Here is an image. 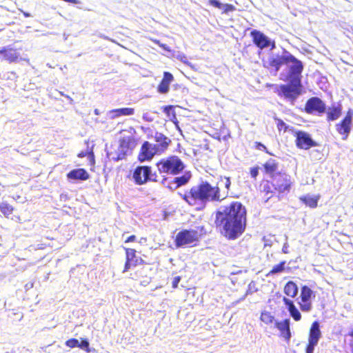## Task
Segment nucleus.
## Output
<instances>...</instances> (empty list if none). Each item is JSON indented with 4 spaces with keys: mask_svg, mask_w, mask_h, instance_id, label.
Segmentation results:
<instances>
[{
    "mask_svg": "<svg viewBox=\"0 0 353 353\" xmlns=\"http://www.w3.org/2000/svg\"><path fill=\"white\" fill-rule=\"evenodd\" d=\"M159 46H160V47H161L163 49H164V50H168V51H169V50H168V49H167V48H166V45H165V44H159Z\"/></svg>",
    "mask_w": 353,
    "mask_h": 353,
    "instance_id": "47",
    "label": "nucleus"
},
{
    "mask_svg": "<svg viewBox=\"0 0 353 353\" xmlns=\"http://www.w3.org/2000/svg\"><path fill=\"white\" fill-rule=\"evenodd\" d=\"M125 254V261L123 272H128L131 268L139 265H145V261L140 256H137V250L134 248H123Z\"/></svg>",
    "mask_w": 353,
    "mask_h": 353,
    "instance_id": "12",
    "label": "nucleus"
},
{
    "mask_svg": "<svg viewBox=\"0 0 353 353\" xmlns=\"http://www.w3.org/2000/svg\"><path fill=\"white\" fill-rule=\"evenodd\" d=\"M114 117L130 116L134 114V109L132 108H122L114 109L111 111Z\"/></svg>",
    "mask_w": 353,
    "mask_h": 353,
    "instance_id": "30",
    "label": "nucleus"
},
{
    "mask_svg": "<svg viewBox=\"0 0 353 353\" xmlns=\"http://www.w3.org/2000/svg\"><path fill=\"white\" fill-rule=\"evenodd\" d=\"M94 114L96 115H99L100 114L99 110L98 109H95L94 110Z\"/></svg>",
    "mask_w": 353,
    "mask_h": 353,
    "instance_id": "48",
    "label": "nucleus"
},
{
    "mask_svg": "<svg viewBox=\"0 0 353 353\" xmlns=\"http://www.w3.org/2000/svg\"><path fill=\"white\" fill-rule=\"evenodd\" d=\"M89 346L90 343L88 339L85 338H81V342L79 344V347L89 353L91 352Z\"/></svg>",
    "mask_w": 353,
    "mask_h": 353,
    "instance_id": "36",
    "label": "nucleus"
},
{
    "mask_svg": "<svg viewBox=\"0 0 353 353\" xmlns=\"http://www.w3.org/2000/svg\"><path fill=\"white\" fill-rule=\"evenodd\" d=\"M0 211L6 217H8L10 214H12L14 208L9 203L3 202L0 203Z\"/></svg>",
    "mask_w": 353,
    "mask_h": 353,
    "instance_id": "33",
    "label": "nucleus"
},
{
    "mask_svg": "<svg viewBox=\"0 0 353 353\" xmlns=\"http://www.w3.org/2000/svg\"><path fill=\"white\" fill-rule=\"evenodd\" d=\"M163 112L166 114L167 117L169 118L170 121L179 128V121L174 110V106L172 105L164 106L163 107Z\"/></svg>",
    "mask_w": 353,
    "mask_h": 353,
    "instance_id": "28",
    "label": "nucleus"
},
{
    "mask_svg": "<svg viewBox=\"0 0 353 353\" xmlns=\"http://www.w3.org/2000/svg\"><path fill=\"white\" fill-rule=\"evenodd\" d=\"M283 292L288 296L294 298L298 294V287L294 281H290L285 283Z\"/></svg>",
    "mask_w": 353,
    "mask_h": 353,
    "instance_id": "29",
    "label": "nucleus"
},
{
    "mask_svg": "<svg viewBox=\"0 0 353 353\" xmlns=\"http://www.w3.org/2000/svg\"><path fill=\"white\" fill-rule=\"evenodd\" d=\"M189 179H190L189 176L183 175V176L174 178V182L176 184L177 187H180L183 185H185L188 182Z\"/></svg>",
    "mask_w": 353,
    "mask_h": 353,
    "instance_id": "35",
    "label": "nucleus"
},
{
    "mask_svg": "<svg viewBox=\"0 0 353 353\" xmlns=\"http://www.w3.org/2000/svg\"><path fill=\"white\" fill-rule=\"evenodd\" d=\"M347 335L353 339V327L350 330ZM350 345L351 347V353H353V343H350Z\"/></svg>",
    "mask_w": 353,
    "mask_h": 353,
    "instance_id": "44",
    "label": "nucleus"
},
{
    "mask_svg": "<svg viewBox=\"0 0 353 353\" xmlns=\"http://www.w3.org/2000/svg\"><path fill=\"white\" fill-rule=\"evenodd\" d=\"M21 12L23 13V16L26 17H30V14L28 13V12H24L23 10H21Z\"/></svg>",
    "mask_w": 353,
    "mask_h": 353,
    "instance_id": "46",
    "label": "nucleus"
},
{
    "mask_svg": "<svg viewBox=\"0 0 353 353\" xmlns=\"http://www.w3.org/2000/svg\"><path fill=\"white\" fill-rule=\"evenodd\" d=\"M247 211L239 201H232L215 213L214 223L221 234L229 240H234L245 231Z\"/></svg>",
    "mask_w": 353,
    "mask_h": 353,
    "instance_id": "1",
    "label": "nucleus"
},
{
    "mask_svg": "<svg viewBox=\"0 0 353 353\" xmlns=\"http://www.w3.org/2000/svg\"><path fill=\"white\" fill-rule=\"evenodd\" d=\"M342 114L341 104H332L326 111V119L327 121H333L337 120Z\"/></svg>",
    "mask_w": 353,
    "mask_h": 353,
    "instance_id": "22",
    "label": "nucleus"
},
{
    "mask_svg": "<svg viewBox=\"0 0 353 353\" xmlns=\"http://www.w3.org/2000/svg\"><path fill=\"white\" fill-rule=\"evenodd\" d=\"M325 110V103L316 97L310 98L305 105V111L308 114H313L314 112L323 114Z\"/></svg>",
    "mask_w": 353,
    "mask_h": 353,
    "instance_id": "17",
    "label": "nucleus"
},
{
    "mask_svg": "<svg viewBox=\"0 0 353 353\" xmlns=\"http://www.w3.org/2000/svg\"><path fill=\"white\" fill-rule=\"evenodd\" d=\"M174 81L173 75L169 72H164L163 76L157 86V91L161 94H166L170 90V85Z\"/></svg>",
    "mask_w": 353,
    "mask_h": 353,
    "instance_id": "20",
    "label": "nucleus"
},
{
    "mask_svg": "<svg viewBox=\"0 0 353 353\" xmlns=\"http://www.w3.org/2000/svg\"><path fill=\"white\" fill-rule=\"evenodd\" d=\"M283 302L285 304V305L287 307V309L290 313V315L291 317L295 321H301L302 316L298 308L294 305L293 301L290 300V299L284 296L283 298Z\"/></svg>",
    "mask_w": 353,
    "mask_h": 353,
    "instance_id": "21",
    "label": "nucleus"
},
{
    "mask_svg": "<svg viewBox=\"0 0 353 353\" xmlns=\"http://www.w3.org/2000/svg\"><path fill=\"white\" fill-rule=\"evenodd\" d=\"M137 145V139L134 135L124 136L119 139L115 160H123L130 155Z\"/></svg>",
    "mask_w": 353,
    "mask_h": 353,
    "instance_id": "8",
    "label": "nucleus"
},
{
    "mask_svg": "<svg viewBox=\"0 0 353 353\" xmlns=\"http://www.w3.org/2000/svg\"><path fill=\"white\" fill-rule=\"evenodd\" d=\"M263 168L265 174L270 176L271 179L279 172V163L274 159H270L265 161L263 165Z\"/></svg>",
    "mask_w": 353,
    "mask_h": 353,
    "instance_id": "23",
    "label": "nucleus"
},
{
    "mask_svg": "<svg viewBox=\"0 0 353 353\" xmlns=\"http://www.w3.org/2000/svg\"><path fill=\"white\" fill-rule=\"evenodd\" d=\"M153 137L155 142L154 145L161 154H163L168 150L171 140L164 134L159 132H155Z\"/></svg>",
    "mask_w": 353,
    "mask_h": 353,
    "instance_id": "19",
    "label": "nucleus"
},
{
    "mask_svg": "<svg viewBox=\"0 0 353 353\" xmlns=\"http://www.w3.org/2000/svg\"><path fill=\"white\" fill-rule=\"evenodd\" d=\"M255 146L256 148L258 149V150H263L264 151L267 152V148L265 147V145H264L263 143H260V142H256L255 143Z\"/></svg>",
    "mask_w": 353,
    "mask_h": 353,
    "instance_id": "41",
    "label": "nucleus"
},
{
    "mask_svg": "<svg viewBox=\"0 0 353 353\" xmlns=\"http://www.w3.org/2000/svg\"><path fill=\"white\" fill-rule=\"evenodd\" d=\"M159 173L176 175L182 172L185 168L181 159L175 155H170L160 159L157 163Z\"/></svg>",
    "mask_w": 353,
    "mask_h": 353,
    "instance_id": "7",
    "label": "nucleus"
},
{
    "mask_svg": "<svg viewBox=\"0 0 353 353\" xmlns=\"http://www.w3.org/2000/svg\"><path fill=\"white\" fill-rule=\"evenodd\" d=\"M132 178L135 184L141 185L149 181L157 182L158 176L152 172V168L148 165L137 166L133 172Z\"/></svg>",
    "mask_w": 353,
    "mask_h": 353,
    "instance_id": "9",
    "label": "nucleus"
},
{
    "mask_svg": "<svg viewBox=\"0 0 353 353\" xmlns=\"http://www.w3.org/2000/svg\"><path fill=\"white\" fill-rule=\"evenodd\" d=\"M260 320L265 325H271L274 321V316L270 312L263 311L260 315Z\"/></svg>",
    "mask_w": 353,
    "mask_h": 353,
    "instance_id": "32",
    "label": "nucleus"
},
{
    "mask_svg": "<svg viewBox=\"0 0 353 353\" xmlns=\"http://www.w3.org/2000/svg\"><path fill=\"white\" fill-rule=\"evenodd\" d=\"M137 241V236L134 234L132 235H130V236H128L125 240V243H132V242H135Z\"/></svg>",
    "mask_w": 353,
    "mask_h": 353,
    "instance_id": "42",
    "label": "nucleus"
},
{
    "mask_svg": "<svg viewBox=\"0 0 353 353\" xmlns=\"http://www.w3.org/2000/svg\"><path fill=\"white\" fill-rule=\"evenodd\" d=\"M250 173L251 176L253 179H256L259 174V168L253 167V168H250Z\"/></svg>",
    "mask_w": 353,
    "mask_h": 353,
    "instance_id": "38",
    "label": "nucleus"
},
{
    "mask_svg": "<svg viewBox=\"0 0 353 353\" xmlns=\"http://www.w3.org/2000/svg\"><path fill=\"white\" fill-rule=\"evenodd\" d=\"M225 186L227 190H229L230 185H231V181H230V177H225Z\"/></svg>",
    "mask_w": 353,
    "mask_h": 353,
    "instance_id": "43",
    "label": "nucleus"
},
{
    "mask_svg": "<svg viewBox=\"0 0 353 353\" xmlns=\"http://www.w3.org/2000/svg\"><path fill=\"white\" fill-rule=\"evenodd\" d=\"M253 43L260 49H264L270 46L271 49L275 48V42L271 41L263 32L257 30H253L250 32Z\"/></svg>",
    "mask_w": 353,
    "mask_h": 353,
    "instance_id": "14",
    "label": "nucleus"
},
{
    "mask_svg": "<svg viewBox=\"0 0 353 353\" xmlns=\"http://www.w3.org/2000/svg\"><path fill=\"white\" fill-rule=\"evenodd\" d=\"M205 234L203 226L197 227L196 230H182L176 234L174 245L176 248L196 246Z\"/></svg>",
    "mask_w": 353,
    "mask_h": 353,
    "instance_id": "5",
    "label": "nucleus"
},
{
    "mask_svg": "<svg viewBox=\"0 0 353 353\" xmlns=\"http://www.w3.org/2000/svg\"><path fill=\"white\" fill-rule=\"evenodd\" d=\"M320 199L319 195L316 196H310V195H304L299 198V200L303 203L306 206L310 207V208H315L318 205V202Z\"/></svg>",
    "mask_w": 353,
    "mask_h": 353,
    "instance_id": "27",
    "label": "nucleus"
},
{
    "mask_svg": "<svg viewBox=\"0 0 353 353\" xmlns=\"http://www.w3.org/2000/svg\"><path fill=\"white\" fill-rule=\"evenodd\" d=\"M292 183L291 176L285 172H279L270 180H263L261 192L266 196L265 202L273 196L274 193L279 195L289 193Z\"/></svg>",
    "mask_w": 353,
    "mask_h": 353,
    "instance_id": "3",
    "label": "nucleus"
},
{
    "mask_svg": "<svg viewBox=\"0 0 353 353\" xmlns=\"http://www.w3.org/2000/svg\"><path fill=\"white\" fill-rule=\"evenodd\" d=\"M65 344L68 347L74 348L77 347H79V343L78 339H77L75 338H71V339L67 340L65 341Z\"/></svg>",
    "mask_w": 353,
    "mask_h": 353,
    "instance_id": "37",
    "label": "nucleus"
},
{
    "mask_svg": "<svg viewBox=\"0 0 353 353\" xmlns=\"http://www.w3.org/2000/svg\"><path fill=\"white\" fill-rule=\"evenodd\" d=\"M179 194L188 205L196 211L203 210L208 202H219L225 199L219 183L212 184L208 181H202Z\"/></svg>",
    "mask_w": 353,
    "mask_h": 353,
    "instance_id": "2",
    "label": "nucleus"
},
{
    "mask_svg": "<svg viewBox=\"0 0 353 353\" xmlns=\"http://www.w3.org/2000/svg\"><path fill=\"white\" fill-rule=\"evenodd\" d=\"M156 154H161L156 149L154 144L150 143L149 141H144L140 148L138 160L140 162L150 161Z\"/></svg>",
    "mask_w": 353,
    "mask_h": 353,
    "instance_id": "16",
    "label": "nucleus"
},
{
    "mask_svg": "<svg viewBox=\"0 0 353 353\" xmlns=\"http://www.w3.org/2000/svg\"><path fill=\"white\" fill-rule=\"evenodd\" d=\"M0 59L10 63H17L21 60V55L17 49L9 46L0 49Z\"/></svg>",
    "mask_w": 353,
    "mask_h": 353,
    "instance_id": "18",
    "label": "nucleus"
},
{
    "mask_svg": "<svg viewBox=\"0 0 353 353\" xmlns=\"http://www.w3.org/2000/svg\"><path fill=\"white\" fill-rule=\"evenodd\" d=\"M321 337V332L318 321H314L309 330L308 341L305 347V353H313Z\"/></svg>",
    "mask_w": 353,
    "mask_h": 353,
    "instance_id": "11",
    "label": "nucleus"
},
{
    "mask_svg": "<svg viewBox=\"0 0 353 353\" xmlns=\"http://www.w3.org/2000/svg\"><path fill=\"white\" fill-rule=\"evenodd\" d=\"M276 327L281 332V335L288 341L291 337V332L290 329V319H286L282 321L276 322Z\"/></svg>",
    "mask_w": 353,
    "mask_h": 353,
    "instance_id": "25",
    "label": "nucleus"
},
{
    "mask_svg": "<svg viewBox=\"0 0 353 353\" xmlns=\"http://www.w3.org/2000/svg\"><path fill=\"white\" fill-rule=\"evenodd\" d=\"M296 137V146L301 150H308L312 147L316 145V143L312 140L310 134L303 131H296L294 132Z\"/></svg>",
    "mask_w": 353,
    "mask_h": 353,
    "instance_id": "15",
    "label": "nucleus"
},
{
    "mask_svg": "<svg viewBox=\"0 0 353 353\" xmlns=\"http://www.w3.org/2000/svg\"><path fill=\"white\" fill-rule=\"evenodd\" d=\"M302 72L303 71L289 73L290 83V84L281 85L277 92L278 95L283 96L285 99L294 101L301 93Z\"/></svg>",
    "mask_w": 353,
    "mask_h": 353,
    "instance_id": "6",
    "label": "nucleus"
},
{
    "mask_svg": "<svg viewBox=\"0 0 353 353\" xmlns=\"http://www.w3.org/2000/svg\"><path fill=\"white\" fill-rule=\"evenodd\" d=\"M181 281V276H175L173 280H172V287L175 289L178 287V284Z\"/></svg>",
    "mask_w": 353,
    "mask_h": 353,
    "instance_id": "39",
    "label": "nucleus"
},
{
    "mask_svg": "<svg viewBox=\"0 0 353 353\" xmlns=\"http://www.w3.org/2000/svg\"><path fill=\"white\" fill-rule=\"evenodd\" d=\"M208 3L216 8L222 9L223 14H228L236 10V7L234 5L230 3L222 4L218 0H208Z\"/></svg>",
    "mask_w": 353,
    "mask_h": 353,
    "instance_id": "26",
    "label": "nucleus"
},
{
    "mask_svg": "<svg viewBox=\"0 0 353 353\" xmlns=\"http://www.w3.org/2000/svg\"><path fill=\"white\" fill-rule=\"evenodd\" d=\"M289 63H292L289 73L297 72L303 70L302 62L288 51H285L282 55L276 54L269 57L268 60L263 62V65L268 70L276 74L282 65Z\"/></svg>",
    "mask_w": 353,
    "mask_h": 353,
    "instance_id": "4",
    "label": "nucleus"
},
{
    "mask_svg": "<svg viewBox=\"0 0 353 353\" xmlns=\"http://www.w3.org/2000/svg\"><path fill=\"white\" fill-rule=\"evenodd\" d=\"M66 176L68 179L72 180L86 181L90 178L89 173L84 168L72 170Z\"/></svg>",
    "mask_w": 353,
    "mask_h": 353,
    "instance_id": "24",
    "label": "nucleus"
},
{
    "mask_svg": "<svg viewBox=\"0 0 353 353\" xmlns=\"http://www.w3.org/2000/svg\"><path fill=\"white\" fill-rule=\"evenodd\" d=\"M315 294L312 290L307 285H303L301 288L299 301L298 304L300 310L303 312H310L312 309V301Z\"/></svg>",
    "mask_w": 353,
    "mask_h": 353,
    "instance_id": "10",
    "label": "nucleus"
},
{
    "mask_svg": "<svg viewBox=\"0 0 353 353\" xmlns=\"http://www.w3.org/2000/svg\"><path fill=\"white\" fill-rule=\"evenodd\" d=\"M285 261H281L275 265L267 274L266 276H272L274 274L283 272L285 270Z\"/></svg>",
    "mask_w": 353,
    "mask_h": 353,
    "instance_id": "31",
    "label": "nucleus"
},
{
    "mask_svg": "<svg viewBox=\"0 0 353 353\" xmlns=\"http://www.w3.org/2000/svg\"><path fill=\"white\" fill-rule=\"evenodd\" d=\"M274 121H276V128L279 132L283 131L285 132L288 129V125L281 119L278 117H274Z\"/></svg>",
    "mask_w": 353,
    "mask_h": 353,
    "instance_id": "34",
    "label": "nucleus"
},
{
    "mask_svg": "<svg viewBox=\"0 0 353 353\" xmlns=\"http://www.w3.org/2000/svg\"><path fill=\"white\" fill-rule=\"evenodd\" d=\"M88 156L90 159V165H94L95 160H94V155L92 151L88 152Z\"/></svg>",
    "mask_w": 353,
    "mask_h": 353,
    "instance_id": "40",
    "label": "nucleus"
},
{
    "mask_svg": "<svg viewBox=\"0 0 353 353\" xmlns=\"http://www.w3.org/2000/svg\"><path fill=\"white\" fill-rule=\"evenodd\" d=\"M88 153V152L82 151V152H79L77 156L79 158H83V157H85V156H87Z\"/></svg>",
    "mask_w": 353,
    "mask_h": 353,
    "instance_id": "45",
    "label": "nucleus"
},
{
    "mask_svg": "<svg viewBox=\"0 0 353 353\" xmlns=\"http://www.w3.org/2000/svg\"><path fill=\"white\" fill-rule=\"evenodd\" d=\"M353 112L348 110L343 119L336 124L337 132L342 136V139L346 140L351 132Z\"/></svg>",
    "mask_w": 353,
    "mask_h": 353,
    "instance_id": "13",
    "label": "nucleus"
}]
</instances>
